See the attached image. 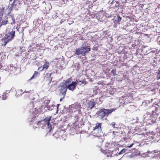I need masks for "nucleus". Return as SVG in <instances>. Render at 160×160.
Listing matches in <instances>:
<instances>
[{
  "label": "nucleus",
  "mask_w": 160,
  "mask_h": 160,
  "mask_svg": "<svg viewBox=\"0 0 160 160\" xmlns=\"http://www.w3.org/2000/svg\"><path fill=\"white\" fill-rule=\"evenodd\" d=\"M32 120H31L30 121L32 122Z\"/></svg>",
  "instance_id": "43"
},
{
  "label": "nucleus",
  "mask_w": 160,
  "mask_h": 160,
  "mask_svg": "<svg viewBox=\"0 0 160 160\" xmlns=\"http://www.w3.org/2000/svg\"><path fill=\"white\" fill-rule=\"evenodd\" d=\"M157 78L158 79H160V69L158 70V73L157 75Z\"/></svg>",
  "instance_id": "30"
},
{
  "label": "nucleus",
  "mask_w": 160,
  "mask_h": 160,
  "mask_svg": "<svg viewBox=\"0 0 160 160\" xmlns=\"http://www.w3.org/2000/svg\"><path fill=\"white\" fill-rule=\"evenodd\" d=\"M155 105H156L157 106H158V105L156 104Z\"/></svg>",
  "instance_id": "41"
},
{
  "label": "nucleus",
  "mask_w": 160,
  "mask_h": 160,
  "mask_svg": "<svg viewBox=\"0 0 160 160\" xmlns=\"http://www.w3.org/2000/svg\"><path fill=\"white\" fill-rule=\"evenodd\" d=\"M22 0H14L12 2L9 3L8 9L10 11L13 9L18 7L21 5V2Z\"/></svg>",
  "instance_id": "4"
},
{
  "label": "nucleus",
  "mask_w": 160,
  "mask_h": 160,
  "mask_svg": "<svg viewBox=\"0 0 160 160\" xmlns=\"http://www.w3.org/2000/svg\"><path fill=\"white\" fill-rule=\"evenodd\" d=\"M22 92V90H18L16 92V96L17 97H20L22 94H24L25 93H28V94L31 92V91H29L27 92H24L23 93Z\"/></svg>",
  "instance_id": "12"
},
{
  "label": "nucleus",
  "mask_w": 160,
  "mask_h": 160,
  "mask_svg": "<svg viewBox=\"0 0 160 160\" xmlns=\"http://www.w3.org/2000/svg\"><path fill=\"white\" fill-rule=\"evenodd\" d=\"M96 104L95 102L94 101H90L88 102V107L89 109H91L94 107Z\"/></svg>",
  "instance_id": "10"
},
{
  "label": "nucleus",
  "mask_w": 160,
  "mask_h": 160,
  "mask_svg": "<svg viewBox=\"0 0 160 160\" xmlns=\"http://www.w3.org/2000/svg\"><path fill=\"white\" fill-rule=\"evenodd\" d=\"M64 98H63V97L62 98H61L60 99V101H62V100Z\"/></svg>",
  "instance_id": "38"
},
{
  "label": "nucleus",
  "mask_w": 160,
  "mask_h": 160,
  "mask_svg": "<svg viewBox=\"0 0 160 160\" xmlns=\"http://www.w3.org/2000/svg\"><path fill=\"white\" fill-rule=\"evenodd\" d=\"M114 2V0H113L111 2H110V1H109V2H110L111 4L112 5L113 4H114V3H115Z\"/></svg>",
  "instance_id": "34"
},
{
  "label": "nucleus",
  "mask_w": 160,
  "mask_h": 160,
  "mask_svg": "<svg viewBox=\"0 0 160 160\" xmlns=\"http://www.w3.org/2000/svg\"><path fill=\"white\" fill-rule=\"evenodd\" d=\"M153 115H152V116H151V117L152 116V117H153Z\"/></svg>",
  "instance_id": "40"
},
{
  "label": "nucleus",
  "mask_w": 160,
  "mask_h": 160,
  "mask_svg": "<svg viewBox=\"0 0 160 160\" xmlns=\"http://www.w3.org/2000/svg\"><path fill=\"white\" fill-rule=\"evenodd\" d=\"M62 85L61 86V87H67V88L68 85L65 82H62Z\"/></svg>",
  "instance_id": "27"
},
{
  "label": "nucleus",
  "mask_w": 160,
  "mask_h": 160,
  "mask_svg": "<svg viewBox=\"0 0 160 160\" xmlns=\"http://www.w3.org/2000/svg\"><path fill=\"white\" fill-rule=\"evenodd\" d=\"M72 80V79L71 78H69L66 81H65V82L68 84L71 82V81Z\"/></svg>",
  "instance_id": "29"
},
{
  "label": "nucleus",
  "mask_w": 160,
  "mask_h": 160,
  "mask_svg": "<svg viewBox=\"0 0 160 160\" xmlns=\"http://www.w3.org/2000/svg\"><path fill=\"white\" fill-rule=\"evenodd\" d=\"M76 82L75 81L72 82L71 83L68 85L67 88L69 90L73 91L76 88Z\"/></svg>",
  "instance_id": "8"
},
{
  "label": "nucleus",
  "mask_w": 160,
  "mask_h": 160,
  "mask_svg": "<svg viewBox=\"0 0 160 160\" xmlns=\"http://www.w3.org/2000/svg\"><path fill=\"white\" fill-rule=\"evenodd\" d=\"M72 107H73L75 108V109L78 108H79V106H77V104L76 103L73 104Z\"/></svg>",
  "instance_id": "33"
},
{
  "label": "nucleus",
  "mask_w": 160,
  "mask_h": 160,
  "mask_svg": "<svg viewBox=\"0 0 160 160\" xmlns=\"http://www.w3.org/2000/svg\"><path fill=\"white\" fill-rule=\"evenodd\" d=\"M158 152V150H155L152 151L151 152L148 151L147 152L148 153L150 154V153H157Z\"/></svg>",
  "instance_id": "22"
},
{
  "label": "nucleus",
  "mask_w": 160,
  "mask_h": 160,
  "mask_svg": "<svg viewBox=\"0 0 160 160\" xmlns=\"http://www.w3.org/2000/svg\"><path fill=\"white\" fill-rule=\"evenodd\" d=\"M54 107V105H52L51 107L50 106H47L46 107H45V108H47V109L49 110H51L53 109V108Z\"/></svg>",
  "instance_id": "23"
},
{
  "label": "nucleus",
  "mask_w": 160,
  "mask_h": 160,
  "mask_svg": "<svg viewBox=\"0 0 160 160\" xmlns=\"http://www.w3.org/2000/svg\"><path fill=\"white\" fill-rule=\"evenodd\" d=\"M8 24H10L12 25L15 23V18L12 15H8L7 16Z\"/></svg>",
  "instance_id": "5"
},
{
  "label": "nucleus",
  "mask_w": 160,
  "mask_h": 160,
  "mask_svg": "<svg viewBox=\"0 0 160 160\" xmlns=\"http://www.w3.org/2000/svg\"><path fill=\"white\" fill-rule=\"evenodd\" d=\"M116 70L114 69H113L111 72L110 73L111 74H112L113 76H115V75L116 74Z\"/></svg>",
  "instance_id": "26"
},
{
  "label": "nucleus",
  "mask_w": 160,
  "mask_h": 160,
  "mask_svg": "<svg viewBox=\"0 0 160 160\" xmlns=\"http://www.w3.org/2000/svg\"><path fill=\"white\" fill-rule=\"evenodd\" d=\"M80 55L84 56V55L83 54V51L81 47L80 48H77L75 50V52L73 54V55L75 56L76 55L78 56Z\"/></svg>",
  "instance_id": "9"
},
{
  "label": "nucleus",
  "mask_w": 160,
  "mask_h": 160,
  "mask_svg": "<svg viewBox=\"0 0 160 160\" xmlns=\"http://www.w3.org/2000/svg\"><path fill=\"white\" fill-rule=\"evenodd\" d=\"M9 69L10 71H15L16 70V68H15V67H13V65H10V67Z\"/></svg>",
  "instance_id": "21"
},
{
  "label": "nucleus",
  "mask_w": 160,
  "mask_h": 160,
  "mask_svg": "<svg viewBox=\"0 0 160 160\" xmlns=\"http://www.w3.org/2000/svg\"><path fill=\"white\" fill-rule=\"evenodd\" d=\"M68 88L67 87H61L60 91V93L63 95V98H64L65 95L66 94L67 89Z\"/></svg>",
  "instance_id": "13"
},
{
  "label": "nucleus",
  "mask_w": 160,
  "mask_h": 160,
  "mask_svg": "<svg viewBox=\"0 0 160 160\" xmlns=\"http://www.w3.org/2000/svg\"><path fill=\"white\" fill-rule=\"evenodd\" d=\"M49 62H46L43 66V69H47L49 67Z\"/></svg>",
  "instance_id": "16"
},
{
  "label": "nucleus",
  "mask_w": 160,
  "mask_h": 160,
  "mask_svg": "<svg viewBox=\"0 0 160 160\" xmlns=\"http://www.w3.org/2000/svg\"><path fill=\"white\" fill-rule=\"evenodd\" d=\"M13 0H9V1H10L9 3H11V2H13Z\"/></svg>",
  "instance_id": "37"
},
{
  "label": "nucleus",
  "mask_w": 160,
  "mask_h": 160,
  "mask_svg": "<svg viewBox=\"0 0 160 160\" xmlns=\"http://www.w3.org/2000/svg\"><path fill=\"white\" fill-rule=\"evenodd\" d=\"M152 158H155L157 159H159L160 158V154H156V155L153 157H152Z\"/></svg>",
  "instance_id": "25"
},
{
  "label": "nucleus",
  "mask_w": 160,
  "mask_h": 160,
  "mask_svg": "<svg viewBox=\"0 0 160 160\" xmlns=\"http://www.w3.org/2000/svg\"><path fill=\"white\" fill-rule=\"evenodd\" d=\"M115 109L114 108L106 109L103 108L100 109L96 113V115L99 118L102 119L105 117H107L109 114L115 111Z\"/></svg>",
  "instance_id": "1"
},
{
  "label": "nucleus",
  "mask_w": 160,
  "mask_h": 160,
  "mask_svg": "<svg viewBox=\"0 0 160 160\" xmlns=\"http://www.w3.org/2000/svg\"><path fill=\"white\" fill-rule=\"evenodd\" d=\"M115 124L116 123L115 122H112L110 124V125L113 128H115Z\"/></svg>",
  "instance_id": "32"
},
{
  "label": "nucleus",
  "mask_w": 160,
  "mask_h": 160,
  "mask_svg": "<svg viewBox=\"0 0 160 160\" xmlns=\"http://www.w3.org/2000/svg\"><path fill=\"white\" fill-rule=\"evenodd\" d=\"M126 149L125 148L123 149L122 150H121L118 154V155H120L124 153L126 151Z\"/></svg>",
  "instance_id": "24"
},
{
  "label": "nucleus",
  "mask_w": 160,
  "mask_h": 160,
  "mask_svg": "<svg viewBox=\"0 0 160 160\" xmlns=\"http://www.w3.org/2000/svg\"><path fill=\"white\" fill-rule=\"evenodd\" d=\"M51 119V117L46 118L43 120L39 121L37 124L38 125H39L41 128L43 129L46 127L49 128H51V125L49 123Z\"/></svg>",
  "instance_id": "2"
},
{
  "label": "nucleus",
  "mask_w": 160,
  "mask_h": 160,
  "mask_svg": "<svg viewBox=\"0 0 160 160\" xmlns=\"http://www.w3.org/2000/svg\"><path fill=\"white\" fill-rule=\"evenodd\" d=\"M121 17L120 16H118L115 19V21L118 23V22H120L121 20Z\"/></svg>",
  "instance_id": "19"
},
{
  "label": "nucleus",
  "mask_w": 160,
  "mask_h": 160,
  "mask_svg": "<svg viewBox=\"0 0 160 160\" xmlns=\"http://www.w3.org/2000/svg\"><path fill=\"white\" fill-rule=\"evenodd\" d=\"M114 2H115V3H114V4H115V5H114V4L113 5V8H117L118 7H119V4L118 2H116V1H115Z\"/></svg>",
  "instance_id": "20"
},
{
  "label": "nucleus",
  "mask_w": 160,
  "mask_h": 160,
  "mask_svg": "<svg viewBox=\"0 0 160 160\" xmlns=\"http://www.w3.org/2000/svg\"><path fill=\"white\" fill-rule=\"evenodd\" d=\"M20 24H17V26L15 28V30H16L17 31H18V29L20 28Z\"/></svg>",
  "instance_id": "31"
},
{
  "label": "nucleus",
  "mask_w": 160,
  "mask_h": 160,
  "mask_svg": "<svg viewBox=\"0 0 160 160\" xmlns=\"http://www.w3.org/2000/svg\"><path fill=\"white\" fill-rule=\"evenodd\" d=\"M81 48L82 49L83 54L84 56H85L86 53L88 52L91 50L90 47L86 45L83 46Z\"/></svg>",
  "instance_id": "7"
},
{
  "label": "nucleus",
  "mask_w": 160,
  "mask_h": 160,
  "mask_svg": "<svg viewBox=\"0 0 160 160\" xmlns=\"http://www.w3.org/2000/svg\"><path fill=\"white\" fill-rule=\"evenodd\" d=\"M75 82H76V84H78L80 85H82V86L85 85L86 84V81L82 79L81 80L78 79L76 80Z\"/></svg>",
  "instance_id": "11"
},
{
  "label": "nucleus",
  "mask_w": 160,
  "mask_h": 160,
  "mask_svg": "<svg viewBox=\"0 0 160 160\" xmlns=\"http://www.w3.org/2000/svg\"><path fill=\"white\" fill-rule=\"evenodd\" d=\"M7 96L6 95L5 93H3L2 98L3 100H6L7 98Z\"/></svg>",
  "instance_id": "28"
},
{
  "label": "nucleus",
  "mask_w": 160,
  "mask_h": 160,
  "mask_svg": "<svg viewBox=\"0 0 160 160\" xmlns=\"http://www.w3.org/2000/svg\"><path fill=\"white\" fill-rule=\"evenodd\" d=\"M7 21V16L3 18L2 17V19H1L0 21V23L1 24V25H5L7 24H8Z\"/></svg>",
  "instance_id": "14"
},
{
  "label": "nucleus",
  "mask_w": 160,
  "mask_h": 160,
  "mask_svg": "<svg viewBox=\"0 0 160 160\" xmlns=\"http://www.w3.org/2000/svg\"><path fill=\"white\" fill-rule=\"evenodd\" d=\"M57 105H58L57 109H58V107L59 106V104H58ZM57 110L58 111V110Z\"/></svg>",
  "instance_id": "39"
},
{
  "label": "nucleus",
  "mask_w": 160,
  "mask_h": 160,
  "mask_svg": "<svg viewBox=\"0 0 160 160\" xmlns=\"http://www.w3.org/2000/svg\"><path fill=\"white\" fill-rule=\"evenodd\" d=\"M118 132H115V131H113V134H116V133H118Z\"/></svg>",
  "instance_id": "36"
},
{
  "label": "nucleus",
  "mask_w": 160,
  "mask_h": 160,
  "mask_svg": "<svg viewBox=\"0 0 160 160\" xmlns=\"http://www.w3.org/2000/svg\"><path fill=\"white\" fill-rule=\"evenodd\" d=\"M102 123H97L95 127H93V131L97 132V133H99L101 132V126Z\"/></svg>",
  "instance_id": "6"
},
{
  "label": "nucleus",
  "mask_w": 160,
  "mask_h": 160,
  "mask_svg": "<svg viewBox=\"0 0 160 160\" xmlns=\"http://www.w3.org/2000/svg\"><path fill=\"white\" fill-rule=\"evenodd\" d=\"M29 95H30V94H28V96H29Z\"/></svg>",
  "instance_id": "42"
},
{
  "label": "nucleus",
  "mask_w": 160,
  "mask_h": 160,
  "mask_svg": "<svg viewBox=\"0 0 160 160\" xmlns=\"http://www.w3.org/2000/svg\"><path fill=\"white\" fill-rule=\"evenodd\" d=\"M151 109L152 110V112L153 114H154L155 113H156L158 110V107L155 106H153L151 108Z\"/></svg>",
  "instance_id": "15"
},
{
  "label": "nucleus",
  "mask_w": 160,
  "mask_h": 160,
  "mask_svg": "<svg viewBox=\"0 0 160 160\" xmlns=\"http://www.w3.org/2000/svg\"><path fill=\"white\" fill-rule=\"evenodd\" d=\"M38 75V72L35 71L34 72V74L33 75V76L31 77V78H30V80H31L34 78L36 77Z\"/></svg>",
  "instance_id": "18"
},
{
  "label": "nucleus",
  "mask_w": 160,
  "mask_h": 160,
  "mask_svg": "<svg viewBox=\"0 0 160 160\" xmlns=\"http://www.w3.org/2000/svg\"><path fill=\"white\" fill-rule=\"evenodd\" d=\"M133 144V143H132L130 146H127V147H128L129 148H131L132 147Z\"/></svg>",
  "instance_id": "35"
},
{
  "label": "nucleus",
  "mask_w": 160,
  "mask_h": 160,
  "mask_svg": "<svg viewBox=\"0 0 160 160\" xmlns=\"http://www.w3.org/2000/svg\"><path fill=\"white\" fill-rule=\"evenodd\" d=\"M4 8L0 9V18L2 17L4 11Z\"/></svg>",
  "instance_id": "17"
},
{
  "label": "nucleus",
  "mask_w": 160,
  "mask_h": 160,
  "mask_svg": "<svg viewBox=\"0 0 160 160\" xmlns=\"http://www.w3.org/2000/svg\"><path fill=\"white\" fill-rule=\"evenodd\" d=\"M15 28H14L12 31L5 35L4 37L5 45L14 39L15 36Z\"/></svg>",
  "instance_id": "3"
}]
</instances>
